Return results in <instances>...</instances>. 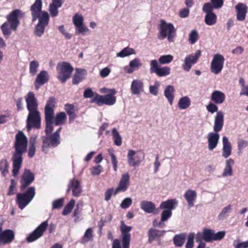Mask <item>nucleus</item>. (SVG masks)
<instances>
[{
	"instance_id": "1",
	"label": "nucleus",
	"mask_w": 248,
	"mask_h": 248,
	"mask_svg": "<svg viewBox=\"0 0 248 248\" xmlns=\"http://www.w3.org/2000/svg\"><path fill=\"white\" fill-rule=\"evenodd\" d=\"M27 109L29 114L26 120V128L28 132L31 128L39 129L41 127V115L38 109V104L34 93L29 92L25 97Z\"/></svg>"
},
{
	"instance_id": "2",
	"label": "nucleus",
	"mask_w": 248,
	"mask_h": 248,
	"mask_svg": "<svg viewBox=\"0 0 248 248\" xmlns=\"http://www.w3.org/2000/svg\"><path fill=\"white\" fill-rule=\"evenodd\" d=\"M28 139L22 131H19L16 135L14 143L15 152L11 160L13 163V175L17 176L23 161L22 155L27 151Z\"/></svg>"
},
{
	"instance_id": "3",
	"label": "nucleus",
	"mask_w": 248,
	"mask_h": 248,
	"mask_svg": "<svg viewBox=\"0 0 248 248\" xmlns=\"http://www.w3.org/2000/svg\"><path fill=\"white\" fill-rule=\"evenodd\" d=\"M22 12L16 9L13 11L6 16L7 22L4 23L1 26L3 35L8 37L11 33V29L16 31L19 24L18 16L21 15Z\"/></svg>"
},
{
	"instance_id": "4",
	"label": "nucleus",
	"mask_w": 248,
	"mask_h": 248,
	"mask_svg": "<svg viewBox=\"0 0 248 248\" xmlns=\"http://www.w3.org/2000/svg\"><path fill=\"white\" fill-rule=\"evenodd\" d=\"M131 230L132 227L126 225L123 221H121L120 230L122 244L119 239H114L112 242V248H129L131 239L130 232Z\"/></svg>"
},
{
	"instance_id": "5",
	"label": "nucleus",
	"mask_w": 248,
	"mask_h": 248,
	"mask_svg": "<svg viewBox=\"0 0 248 248\" xmlns=\"http://www.w3.org/2000/svg\"><path fill=\"white\" fill-rule=\"evenodd\" d=\"M159 34L158 39H164L167 37L170 42H172L176 36V29L171 23H168L164 20H161L159 27Z\"/></svg>"
},
{
	"instance_id": "6",
	"label": "nucleus",
	"mask_w": 248,
	"mask_h": 248,
	"mask_svg": "<svg viewBox=\"0 0 248 248\" xmlns=\"http://www.w3.org/2000/svg\"><path fill=\"white\" fill-rule=\"evenodd\" d=\"M35 195V189L33 186L28 188L24 193L16 195V202L19 208L23 210L33 199Z\"/></svg>"
},
{
	"instance_id": "7",
	"label": "nucleus",
	"mask_w": 248,
	"mask_h": 248,
	"mask_svg": "<svg viewBox=\"0 0 248 248\" xmlns=\"http://www.w3.org/2000/svg\"><path fill=\"white\" fill-rule=\"evenodd\" d=\"M116 91L114 89L110 90V93L105 95L95 94L94 97L91 100V103H95L100 106L103 104L108 106L113 105L116 101L115 94Z\"/></svg>"
},
{
	"instance_id": "8",
	"label": "nucleus",
	"mask_w": 248,
	"mask_h": 248,
	"mask_svg": "<svg viewBox=\"0 0 248 248\" xmlns=\"http://www.w3.org/2000/svg\"><path fill=\"white\" fill-rule=\"evenodd\" d=\"M73 23L75 26V34L86 35L90 32L89 29L84 24L83 16L80 14H75L72 18Z\"/></svg>"
},
{
	"instance_id": "9",
	"label": "nucleus",
	"mask_w": 248,
	"mask_h": 248,
	"mask_svg": "<svg viewBox=\"0 0 248 248\" xmlns=\"http://www.w3.org/2000/svg\"><path fill=\"white\" fill-rule=\"evenodd\" d=\"M144 158V153L141 151L129 150L127 155V164L129 166L136 168L139 166Z\"/></svg>"
},
{
	"instance_id": "10",
	"label": "nucleus",
	"mask_w": 248,
	"mask_h": 248,
	"mask_svg": "<svg viewBox=\"0 0 248 248\" xmlns=\"http://www.w3.org/2000/svg\"><path fill=\"white\" fill-rule=\"evenodd\" d=\"M42 151L46 153L49 147H56L60 144V137L56 134L43 136Z\"/></svg>"
},
{
	"instance_id": "11",
	"label": "nucleus",
	"mask_w": 248,
	"mask_h": 248,
	"mask_svg": "<svg viewBox=\"0 0 248 248\" xmlns=\"http://www.w3.org/2000/svg\"><path fill=\"white\" fill-rule=\"evenodd\" d=\"M58 72V78L62 82H65L70 77L73 68L68 62H63L58 64L57 66Z\"/></svg>"
},
{
	"instance_id": "12",
	"label": "nucleus",
	"mask_w": 248,
	"mask_h": 248,
	"mask_svg": "<svg viewBox=\"0 0 248 248\" xmlns=\"http://www.w3.org/2000/svg\"><path fill=\"white\" fill-rule=\"evenodd\" d=\"M225 59L219 54H215L211 62L210 70L215 75L220 73L223 68Z\"/></svg>"
},
{
	"instance_id": "13",
	"label": "nucleus",
	"mask_w": 248,
	"mask_h": 248,
	"mask_svg": "<svg viewBox=\"0 0 248 248\" xmlns=\"http://www.w3.org/2000/svg\"><path fill=\"white\" fill-rule=\"evenodd\" d=\"M150 65L151 73H154L159 77L167 76L170 73V69L169 67L159 66L158 62L156 60H151Z\"/></svg>"
},
{
	"instance_id": "14",
	"label": "nucleus",
	"mask_w": 248,
	"mask_h": 248,
	"mask_svg": "<svg viewBox=\"0 0 248 248\" xmlns=\"http://www.w3.org/2000/svg\"><path fill=\"white\" fill-rule=\"evenodd\" d=\"M48 226L47 221L42 222L33 232L27 237L28 242H32L41 237Z\"/></svg>"
},
{
	"instance_id": "15",
	"label": "nucleus",
	"mask_w": 248,
	"mask_h": 248,
	"mask_svg": "<svg viewBox=\"0 0 248 248\" xmlns=\"http://www.w3.org/2000/svg\"><path fill=\"white\" fill-rule=\"evenodd\" d=\"M201 54L200 50L196 51L195 53L191 54L186 56L184 60V63L183 65V68L186 71H189L192 65L196 63Z\"/></svg>"
},
{
	"instance_id": "16",
	"label": "nucleus",
	"mask_w": 248,
	"mask_h": 248,
	"mask_svg": "<svg viewBox=\"0 0 248 248\" xmlns=\"http://www.w3.org/2000/svg\"><path fill=\"white\" fill-rule=\"evenodd\" d=\"M72 190L73 195L78 197L82 192L80 182L75 178L70 179L68 184L67 191Z\"/></svg>"
},
{
	"instance_id": "17",
	"label": "nucleus",
	"mask_w": 248,
	"mask_h": 248,
	"mask_svg": "<svg viewBox=\"0 0 248 248\" xmlns=\"http://www.w3.org/2000/svg\"><path fill=\"white\" fill-rule=\"evenodd\" d=\"M34 179L33 174L30 170H25L20 180L21 190H23L30 185L33 181Z\"/></svg>"
},
{
	"instance_id": "18",
	"label": "nucleus",
	"mask_w": 248,
	"mask_h": 248,
	"mask_svg": "<svg viewBox=\"0 0 248 248\" xmlns=\"http://www.w3.org/2000/svg\"><path fill=\"white\" fill-rule=\"evenodd\" d=\"M129 179L130 176L128 173H124L122 175L118 186L114 191V195L119 192H124L127 190L129 185Z\"/></svg>"
},
{
	"instance_id": "19",
	"label": "nucleus",
	"mask_w": 248,
	"mask_h": 248,
	"mask_svg": "<svg viewBox=\"0 0 248 248\" xmlns=\"http://www.w3.org/2000/svg\"><path fill=\"white\" fill-rule=\"evenodd\" d=\"M208 149L209 151H213L215 149L218 143L219 135L218 132H209L207 135Z\"/></svg>"
},
{
	"instance_id": "20",
	"label": "nucleus",
	"mask_w": 248,
	"mask_h": 248,
	"mask_svg": "<svg viewBox=\"0 0 248 248\" xmlns=\"http://www.w3.org/2000/svg\"><path fill=\"white\" fill-rule=\"evenodd\" d=\"M209 7H205L203 6L202 11L206 13L205 16L204 22L206 24L209 26L215 25L217 23V16L213 12V10L209 8Z\"/></svg>"
},
{
	"instance_id": "21",
	"label": "nucleus",
	"mask_w": 248,
	"mask_h": 248,
	"mask_svg": "<svg viewBox=\"0 0 248 248\" xmlns=\"http://www.w3.org/2000/svg\"><path fill=\"white\" fill-rule=\"evenodd\" d=\"M235 9L237 20L238 21L245 20L248 10L247 5L245 3L239 2L235 5Z\"/></svg>"
},
{
	"instance_id": "22",
	"label": "nucleus",
	"mask_w": 248,
	"mask_h": 248,
	"mask_svg": "<svg viewBox=\"0 0 248 248\" xmlns=\"http://www.w3.org/2000/svg\"><path fill=\"white\" fill-rule=\"evenodd\" d=\"M49 80V75L46 71H41L37 76L35 81L36 89H38L41 85L47 82Z\"/></svg>"
},
{
	"instance_id": "23",
	"label": "nucleus",
	"mask_w": 248,
	"mask_h": 248,
	"mask_svg": "<svg viewBox=\"0 0 248 248\" xmlns=\"http://www.w3.org/2000/svg\"><path fill=\"white\" fill-rule=\"evenodd\" d=\"M15 238V233L13 231L7 229L2 231L0 235V240L3 245L11 243Z\"/></svg>"
},
{
	"instance_id": "24",
	"label": "nucleus",
	"mask_w": 248,
	"mask_h": 248,
	"mask_svg": "<svg viewBox=\"0 0 248 248\" xmlns=\"http://www.w3.org/2000/svg\"><path fill=\"white\" fill-rule=\"evenodd\" d=\"M143 83L140 79H134L130 86L131 93L134 95H138L143 91Z\"/></svg>"
},
{
	"instance_id": "25",
	"label": "nucleus",
	"mask_w": 248,
	"mask_h": 248,
	"mask_svg": "<svg viewBox=\"0 0 248 248\" xmlns=\"http://www.w3.org/2000/svg\"><path fill=\"white\" fill-rule=\"evenodd\" d=\"M55 99L51 97L46 102V105L45 108V117H54V108L55 106Z\"/></svg>"
},
{
	"instance_id": "26",
	"label": "nucleus",
	"mask_w": 248,
	"mask_h": 248,
	"mask_svg": "<svg viewBox=\"0 0 248 248\" xmlns=\"http://www.w3.org/2000/svg\"><path fill=\"white\" fill-rule=\"evenodd\" d=\"M224 123V114L221 111H218L215 118L214 131L216 132L220 131Z\"/></svg>"
},
{
	"instance_id": "27",
	"label": "nucleus",
	"mask_w": 248,
	"mask_h": 248,
	"mask_svg": "<svg viewBox=\"0 0 248 248\" xmlns=\"http://www.w3.org/2000/svg\"><path fill=\"white\" fill-rule=\"evenodd\" d=\"M184 197L187 202L188 206L191 207L194 206L197 194L195 190L188 189L186 191Z\"/></svg>"
},
{
	"instance_id": "28",
	"label": "nucleus",
	"mask_w": 248,
	"mask_h": 248,
	"mask_svg": "<svg viewBox=\"0 0 248 248\" xmlns=\"http://www.w3.org/2000/svg\"><path fill=\"white\" fill-rule=\"evenodd\" d=\"M222 156L225 158H227L232 154V145L230 142L229 141L228 139L226 137H223L222 138Z\"/></svg>"
},
{
	"instance_id": "29",
	"label": "nucleus",
	"mask_w": 248,
	"mask_h": 248,
	"mask_svg": "<svg viewBox=\"0 0 248 248\" xmlns=\"http://www.w3.org/2000/svg\"><path fill=\"white\" fill-rule=\"evenodd\" d=\"M234 164V161L232 158H229L225 161V167L222 172L223 177L231 176L232 175V167Z\"/></svg>"
},
{
	"instance_id": "30",
	"label": "nucleus",
	"mask_w": 248,
	"mask_h": 248,
	"mask_svg": "<svg viewBox=\"0 0 248 248\" xmlns=\"http://www.w3.org/2000/svg\"><path fill=\"white\" fill-rule=\"evenodd\" d=\"M140 207L141 210L148 214L153 213L155 209V205L153 202L145 200L140 202Z\"/></svg>"
},
{
	"instance_id": "31",
	"label": "nucleus",
	"mask_w": 248,
	"mask_h": 248,
	"mask_svg": "<svg viewBox=\"0 0 248 248\" xmlns=\"http://www.w3.org/2000/svg\"><path fill=\"white\" fill-rule=\"evenodd\" d=\"M175 88L172 85H168L164 90V96L170 105H172L174 98Z\"/></svg>"
},
{
	"instance_id": "32",
	"label": "nucleus",
	"mask_w": 248,
	"mask_h": 248,
	"mask_svg": "<svg viewBox=\"0 0 248 248\" xmlns=\"http://www.w3.org/2000/svg\"><path fill=\"white\" fill-rule=\"evenodd\" d=\"M211 99L215 104H222L225 99V95L222 92L216 90L212 93Z\"/></svg>"
},
{
	"instance_id": "33",
	"label": "nucleus",
	"mask_w": 248,
	"mask_h": 248,
	"mask_svg": "<svg viewBox=\"0 0 248 248\" xmlns=\"http://www.w3.org/2000/svg\"><path fill=\"white\" fill-rule=\"evenodd\" d=\"M42 1L41 0H35L34 3L31 6L30 10L32 17H37V15L42 12Z\"/></svg>"
},
{
	"instance_id": "34",
	"label": "nucleus",
	"mask_w": 248,
	"mask_h": 248,
	"mask_svg": "<svg viewBox=\"0 0 248 248\" xmlns=\"http://www.w3.org/2000/svg\"><path fill=\"white\" fill-rule=\"evenodd\" d=\"M37 19H38L39 22L38 24L47 26L48 24L49 17L48 13L45 11H42V12L37 15V17L34 18L32 17V21H34Z\"/></svg>"
},
{
	"instance_id": "35",
	"label": "nucleus",
	"mask_w": 248,
	"mask_h": 248,
	"mask_svg": "<svg viewBox=\"0 0 248 248\" xmlns=\"http://www.w3.org/2000/svg\"><path fill=\"white\" fill-rule=\"evenodd\" d=\"M165 232L164 231H159L155 229H150L149 230L148 235L149 237L148 242L151 243L153 241L163 236Z\"/></svg>"
},
{
	"instance_id": "36",
	"label": "nucleus",
	"mask_w": 248,
	"mask_h": 248,
	"mask_svg": "<svg viewBox=\"0 0 248 248\" xmlns=\"http://www.w3.org/2000/svg\"><path fill=\"white\" fill-rule=\"evenodd\" d=\"M178 201L176 199H170L162 202L160 205V208L164 209L166 210H170L171 211L174 209L175 206L176 205Z\"/></svg>"
},
{
	"instance_id": "37",
	"label": "nucleus",
	"mask_w": 248,
	"mask_h": 248,
	"mask_svg": "<svg viewBox=\"0 0 248 248\" xmlns=\"http://www.w3.org/2000/svg\"><path fill=\"white\" fill-rule=\"evenodd\" d=\"M37 138V136L36 135H33L31 136L30 139V146L28 150V156L31 158L34 155L35 153V145L36 143Z\"/></svg>"
},
{
	"instance_id": "38",
	"label": "nucleus",
	"mask_w": 248,
	"mask_h": 248,
	"mask_svg": "<svg viewBox=\"0 0 248 248\" xmlns=\"http://www.w3.org/2000/svg\"><path fill=\"white\" fill-rule=\"evenodd\" d=\"M223 3V0H211L210 2L204 3L203 6L205 7H209V8L211 10L219 9L222 7Z\"/></svg>"
},
{
	"instance_id": "39",
	"label": "nucleus",
	"mask_w": 248,
	"mask_h": 248,
	"mask_svg": "<svg viewBox=\"0 0 248 248\" xmlns=\"http://www.w3.org/2000/svg\"><path fill=\"white\" fill-rule=\"evenodd\" d=\"M191 105V100L190 98L185 96L181 98L178 103V107L180 109H185L189 108Z\"/></svg>"
},
{
	"instance_id": "40",
	"label": "nucleus",
	"mask_w": 248,
	"mask_h": 248,
	"mask_svg": "<svg viewBox=\"0 0 248 248\" xmlns=\"http://www.w3.org/2000/svg\"><path fill=\"white\" fill-rule=\"evenodd\" d=\"M136 54V51L133 48L127 46L117 53L116 56L120 58H124Z\"/></svg>"
},
{
	"instance_id": "41",
	"label": "nucleus",
	"mask_w": 248,
	"mask_h": 248,
	"mask_svg": "<svg viewBox=\"0 0 248 248\" xmlns=\"http://www.w3.org/2000/svg\"><path fill=\"white\" fill-rule=\"evenodd\" d=\"M0 171L3 177H5L9 172V163L6 158L0 160Z\"/></svg>"
},
{
	"instance_id": "42",
	"label": "nucleus",
	"mask_w": 248,
	"mask_h": 248,
	"mask_svg": "<svg viewBox=\"0 0 248 248\" xmlns=\"http://www.w3.org/2000/svg\"><path fill=\"white\" fill-rule=\"evenodd\" d=\"M114 144L120 146L122 144V138L116 128H113L111 131Z\"/></svg>"
},
{
	"instance_id": "43",
	"label": "nucleus",
	"mask_w": 248,
	"mask_h": 248,
	"mask_svg": "<svg viewBox=\"0 0 248 248\" xmlns=\"http://www.w3.org/2000/svg\"><path fill=\"white\" fill-rule=\"evenodd\" d=\"M85 73L86 71L84 70L77 69L73 77V84H78L83 79L84 75L85 74Z\"/></svg>"
},
{
	"instance_id": "44",
	"label": "nucleus",
	"mask_w": 248,
	"mask_h": 248,
	"mask_svg": "<svg viewBox=\"0 0 248 248\" xmlns=\"http://www.w3.org/2000/svg\"><path fill=\"white\" fill-rule=\"evenodd\" d=\"M232 210V205L231 204H228L225 207H223L220 213L218 216V219L222 220L228 216Z\"/></svg>"
},
{
	"instance_id": "45",
	"label": "nucleus",
	"mask_w": 248,
	"mask_h": 248,
	"mask_svg": "<svg viewBox=\"0 0 248 248\" xmlns=\"http://www.w3.org/2000/svg\"><path fill=\"white\" fill-rule=\"evenodd\" d=\"M186 237V234L181 233L176 234L173 238V242L177 247H181L183 245Z\"/></svg>"
},
{
	"instance_id": "46",
	"label": "nucleus",
	"mask_w": 248,
	"mask_h": 248,
	"mask_svg": "<svg viewBox=\"0 0 248 248\" xmlns=\"http://www.w3.org/2000/svg\"><path fill=\"white\" fill-rule=\"evenodd\" d=\"M39 67V63L38 61L35 60L31 61L29 63V73L31 75L35 76Z\"/></svg>"
},
{
	"instance_id": "47",
	"label": "nucleus",
	"mask_w": 248,
	"mask_h": 248,
	"mask_svg": "<svg viewBox=\"0 0 248 248\" xmlns=\"http://www.w3.org/2000/svg\"><path fill=\"white\" fill-rule=\"evenodd\" d=\"M54 117H45L46 120V129L45 132L47 135H48L53 130V119Z\"/></svg>"
},
{
	"instance_id": "48",
	"label": "nucleus",
	"mask_w": 248,
	"mask_h": 248,
	"mask_svg": "<svg viewBox=\"0 0 248 248\" xmlns=\"http://www.w3.org/2000/svg\"><path fill=\"white\" fill-rule=\"evenodd\" d=\"M66 116L65 113L60 112L56 115L54 124L56 125L62 124L66 120Z\"/></svg>"
},
{
	"instance_id": "49",
	"label": "nucleus",
	"mask_w": 248,
	"mask_h": 248,
	"mask_svg": "<svg viewBox=\"0 0 248 248\" xmlns=\"http://www.w3.org/2000/svg\"><path fill=\"white\" fill-rule=\"evenodd\" d=\"M214 231L209 229H203V240L207 242L213 241Z\"/></svg>"
},
{
	"instance_id": "50",
	"label": "nucleus",
	"mask_w": 248,
	"mask_h": 248,
	"mask_svg": "<svg viewBox=\"0 0 248 248\" xmlns=\"http://www.w3.org/2000/svg\"><path fill=\"white\" fill-rule=\"evenodd\" d=\"M173 59L172 55L168 54L160 56L158 59V62L161 64H166L170 63Z\"/></svg>"
},
{
	"instance_id": "51",
	"label": "nucleus",
	"mask_w": 248,
	"mask_h": 248,
	"mask_svg": "<svg viewBox=\"0 0 248 248\" xmlns=\"http://www.w3.org/2000/svg\"><path fill=\"white\" fill-rule=\"evenodd\" d=\"M199 36L198 31L196 30L191 31L188 35V41L191 44H194L199 39Z\"/></svg>"
},
{
	"instance_id": "52",
	"label": "nucleus",
	"mask_w": 248,
	"mask_h": 248,
	"mask_svg": "<svg viewBox=\"0 0 248 248\" xmlns=\"http://www.w3.org/2000/svg\"><path fill=\"white\" fill-rule=\"evenodd\" d=\"M107 151L111 157V162L114 170L116 171L117 170L118 161L117 158L114 154V150L112 148H109L107 150Z\"/></svg>"
},
{
	"instance_id": "53",
	"label": "nucleus",
	"mask_w": 248,
	"mask_h": 248,
	"mask_svg": "<svg viewBox=\"0 0 248 248\" xmlns=\"http://www.w3.org/2000/svg\"><path fill=\"white\" fill-rule=\"evenodd\" d=\"M75 204V201L74 200H71L65 206L62 212V214L63 216H66L68 215L72 211L73 207Z\"/></svg>"
},
{
	"instance_id": "54",
	"label": "nucleus",
	"mask_w": 248,
	"mask_h": 248,
	"mask_svg": "<svg viewBox=\"0 0 248 248\" xmlns=\"http://www.w3.org/2000/svg\"><path fill=\"white\" fill-rule=\"evenodd\" d=\"M160 86V83L158 81H155L153 85L149 87V92L151 94L156 96L158 93V89Z\"/></svg>"
},
{
	"instance_id": "55",
	"label": "nucleus",
	"mask_w": 248,
	"mask_h": 248,
	"mask_svg": "<svg viewBox=\"0 0 248 248\" xmlns=\"http://www.w3.org/2000/svg\"><path fill=\"white\" fill-rule=\"evenodd\" d=\"M133 72L137 70L141 66L142 63L139 58H136L131 61L129 63Z\"/></svg>"
},
{
	"instance_id": "56",
	"label": "nucleus",
	"mask_w": 248,
	"mask_h": 248,
	"mask_svg": "<svg viewBox=\"0 0 248 248\" xmlns=\"http://www.w3.org/2000/svg\"><path fill=\"white\" fill-rule=\"evenodd\" d=\"M46 26L37 24L35 27L34 33L36 35L41 37L44 33Z\"/></svg>"
},
{
	"instance_id": "57",
	"label": "nucleus",
	"mask_w": 248,
	"mask_h": 248,
	"mask_svg": "<svg viewBox=\"0 0 248 248\" xmlns=\"http://www.w3.org/2000/svg\"><path fill=\"white\" fill-rule=\"evenodd\" d=\"M103 168L100 165L94 166L90 169V171L93 175H99L103 171Z\"/></svg>"
},
{
	"instance_id": "58",
	"label": "nucleus",
	"mask_w": 248,
	"mask_h": 248,
	"mask_svg": "<svg viewBox=\"0 0 248 248\" xmlns=\"http://www.w3.org/2000/svg\"><path fill=\"white\" fill-rule=\"evenodd\" d=\"M194 237L195 234L193 232L189 233L186 245V248H193Z\"/></svg>"
},
{
	"instance_id": "59",
	"label": "nucleus",
	"mask_w": 248,
	"mask_h": 248,
	"mask_svg": "<svg viewBox=\"0 0 248 248\" xmlns=\"http://www.w3.org/2000/svg\"><path fill=\"white\" fill-rule=\"evenodd\" d=\"M172 215V211L164 210L161 213V222L166 221Z\"/></svg>"
},
{
	"instance_id": "60",
	"label": "nucleus",
	"mask_w": 248,
	"mask_h": 248,
	"mask_svg": "<svg viewBox=\"0 0 248 248\" xmlns=\"http://www.w3.org/2000/svg\"><path fill=\"white\" fill-rule=\"evenodd\" d=\"M225 234L226 232L224 231H220L217 233H215V232L214 231L213 241L221 240L224 237Z\"/></svg>"
},
{
	"instance_id": "61",
	"label": "nucleus",
	"mask_w": 248,
	"mask_h": 248,
	"mask_svg": "<svg viewBox=\"0 0 248 248\" xmlns=\"http://www.w3.org/2000/svg\"><path fill=\"white\" fill-rule=\"evenodd\" d=\"M248 145V141L242 139H239L237 141L238 149L239 151L242 150Z\"/></svg>"
},
{
	"instance_id": "62",
	"label": "nucleus",
	"mask_w": 248,
	"mask_h": 248,
	"mask_svg": "<svg viewBox=\"0 0 248 248\" xmlns=\"http://www.w3.org/2000/svg\"><path fill=\"white\" fill-rule=\"evenodd\" d=\"M132 200L130 198H125L121 204V207L123 209L128 208L132 204Z\"/></svg>"
},
{
	"instance_id": "63",
	"label": "nucleus",
	"mask_w": 248,
	"mask_h": 248,
	"mask_svg": "<svg viewBox=\"0 0 248 248\" xmlns=\"http://www.w3.org/2000/svg\"><path fill=\"white\" fill-rule=\"evenodd\" d=\"M63 204V199L61 198L55 200L52 202L53 209H59L61 208Z\"/></svg>"
},
{
	"instance_id": "64",
	"label": "nucleus",
	"mask_w": 248,
	"mask_h": 248,
	"mask_svg": "<svg viewBox=\"0 0 248 248\" xmlns=\"http://www.w3.org/2000/svg\"><path fill=\"white\" fill-rule=\"evenodd\" d=\"M233 245L235 248H248V241L237 243L235 241Z\"/></svg>"
}]
</instances>
